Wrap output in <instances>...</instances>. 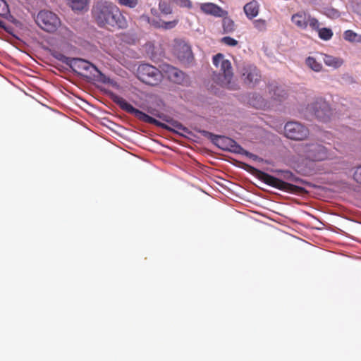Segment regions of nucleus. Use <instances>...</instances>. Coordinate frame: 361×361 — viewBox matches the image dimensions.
Instances as JSON below:
<instances>
[{"instance_id": "nucleus-1", "label": "nucleus", "mask_w": 361, "mask_h": 361, "mask_svg": "<svg viewBox=\"0 0 361 361\" xmlns=\"http://www.w3.org/2000/svg\"><path fill=\"white\" fill-rule=\"evenodd\" d=\"M92 15L99 27L108 30L124 29L128 26L126 17L112 2L99 1L92 8Z\"/></svg>"}, {"instance_id": "nucleus-2", "label": "nucleus", "mask_w": 361, "mask_h": 361, "mask_svg": "<svg viewBox=\"0 0 361 361\" xmlns=\"http://www.w3.org/2000/svg\"><path fill=\"white\" fill-rule=\"evenodd\" d=\"M111 99L114 103L118 104L120 108L128 114L134 115L137 119L147 123L154 124L156 126L160 127L169 131L178 132V130L183 132H188V129L184 127L180 122L171 118L169 116L164 113L156 114V117L166 122L168 124L161 123L154 118L147 115V114L135 109L130 104L126 102L125 99L116 94H112L111 96Z\"/></svg>"}, {"instance_id": "nucleus-3", "label": "nucleus", "mask_w": 361, "mask_h": 361, "mask_svg": "<svg viewBox=\"0 0 361 361\" xmlns=\"http://www.w3.org/2000/svg\"><path fill=\"white\" fill-rule=\"evenodd\" d=\"M276 173L280 176L281 178H276L260 171H259L258 177L267 185L281 190L297 192L303 190L302 188L288 182L300 183L302 181L300 178L295 176L291 171L277 170Z\"/></svg>"}, {"instance_id": "nucleus-4", "label": "nucleus", "mask_w": 361, "mask_h": 361, "mask_svg": "<svg viewBox=\"0 0 361 361\" xmlns=\"http://www.w3.org/2000/svg\"><path fill=\"white\" fill-rule=\"evenodd\" d=\"M297 154L301 160L306 163L319 162L332 158L331 151L317 142L299 145L297 147Z\"/></svg>"}, {"instance_id": "nucleus-5", "label": "nucleus", "mask_w": 361, "mask_h": 361, "mask_svg": "<svg viewBox=\"0 0 361 361\" xmlns=\"http://www.w3.org/2000/svg\"><path fill=\"white\" fill-rule=\"evenodd\" d=\"M213 64L220 68V73L214 79L217 84L228 89H232L231 80L233 73L231 62L224 59L222 54H217L213 57Z\"/></svg>"}, {"instance_id": "nucleus-6", "label": "nucleus", "mask_w": 361, "mask_h": 361, "mask_svg": "<svg viewBox=\"0 0 361 361\" xmlns=\"http://www.w3.org/2000/svg\"><path fill=\"white\" fill-rule=\"evenodd\" d=\"M38 26L48 32H55L61 25L60 18L54 13L47 11H40L35 19Z\"/></svg>"}, {"instance_id": "nucleus-7", "label": "nucleus", "mask_w": 361, "mask_h": 361, "mask_svg": "<svg viewBox=\"0 0 361 361\" xmlns=\"http://www.w3.org/2000/svg\"><path fill=\"white\" fill-rule=\"evenodd\" d=\"M139 79L143 82L154 86L158 85L162 79L161 71L149 64H142L137 69Z\"/></svg>"}, {"instance_id": "nucleus-8", "label": "nucleus", "mask_w": 361, "mask_h": 361, "mask_svg": "<svg viewBox=\"0 0 361 361\" xmlns=\"http://www.w3.org/2000/svg\"><path fill=\"white\" fill-rule=\"evenodd\" d=\"M308 111L319 121L327 122L329 121L332 110L326 101L322 98H317L307 106Z\"/></svg>"}, {"instance_id": "nucleus-9", "label": "nucleus", "mask_w": 361, "mask_h": 361, "mask_svg": "<svg viewBox=\"0 0 361 361\" xmlns=\"http://www.w3.org/2000/svg\"><path fill=\"white\" fill-rule=\"evenodd\" d=\"M285 135L291 140H303L309 135L308 128L299 122L290 121L284 126Z\"/></svg>"}, {"instance_id": "nucleus-10", "label": "nucleus", "mask_w": 361, "mask_h": 361, "mask_svg": "<svg viewBox=\"0 0 361 361\" xmlns=\"http://www.w3.org/2000/svg\"><path fill=\"white\" fill-rule=\"evenodd\" d=\"M291 21L296 27L302 30L307 29L308 25L311 29H317L318 26H320L319 22L316 18L303 11L293 14Z\"/></svg>"}, {"instance_id": "nucleus-11", "label": "nucleus", "mask_w": 361, "mask_h": 361, "mask_svg": "<svg viewBox=\"0 0 361 361\" xmlns=\"http://www.w3.org/2000/svg\"><path fill=\"white\" fill-rule=\"evenodd\" d=\"M69 67L73 72L82 76H87L88 73H92V70L99 73L94 65L80 58H73Z\"/></svg>"}, {"instance_id": "nucleus-12", "label": "nucleus", "mask_w": 361, "mask_h": 361, "mask_svg": "<svg viewBox=\"0 0 361 361\" xmlns=\"http://www.w3.org/2000/svg\"><path fill=\"white\" fill-rule=\"evenodd\" d=\"M241 72L244 82L250 87H255L261 80L260 71L254 65L243 66Z\"/></svg>"}, {"instance_id": "nucleus-13", "label": "nucleus", "mask_w": 361, "mask_h": 361, "mask_svg": "<svg viewBox=\"0 0 361 361\" xmlns=\"http://www.w3.org/2000/svg\"><path fill=\"white\" fill-rule=\"evenodd\" d=\"M214 142L220 148L233 152L235 153L243 154L244 149L235 140L225 136L216 135L213 139Z\"/></svg>"}, {"instance_id": "nucleus-14", "label": "nucleus", "mask_w": 361, "mask_h": 361, "mask_svg": "<svg viewBox=\"0 0 361 361\" xmlns=\"http://www.w3.org/2000/svg\"><path fill=\"white\" fill-rule=\"evenodd\" d=\"M200 9L206 15H210L217 18L224 17L228 15V12L226 11L212 2L200 4Z\"/></svg>"}, {"instance_id": "nucleus-15", "label": "nucleus", "mask_w": 361, "mask_h": 361, "mask_svg": "<svg viewBox=\"0 0 361 361\" xmlns=\"http://www.w3.org/2000/svg\"><path fill=\"white\" fill-rule=\"evenodd\" d=\"M176 54L179 60L183 62H189L192 59L191 48L185 42H180L176 45Z\"/></svg>"}, {"instance_id": "nucleus-16", "label": "nucleus", "mask_w": 361, "mask_h": 361, "mask_svg": "<svg viewBox=\"0 0 361 361\" xmlns=\"http://www.w3.org/2000/svg\"><path fill=\"white\" fill-rule=\"evenodd\" d=\"M165 73L168 78L175 83L182 84L185 80V73L173 66H166Z\"/></svg>"}, {"instance_id": "nucleus-17", "label": "nucleus", "mask_w": 361, "mask_h": 361, "mask_svg": "<svg viewBox=\"0 0 361 361\" xmlns=\"http://www.w3.org/2000/svg\"><path fill=\"white\" fill-rule=\"evenodd\" d=\"M247 18L250 20L257 17L259 12V4L256 0L247 3L243 7Z\"/></svg>"}, {"instance_id": "nucleus-18", "label": "nucleus", "mask_w": 361, "mask_h": 361, "mask_svg": "<svg viewBox=\"0 0 361 361\" xmlns=\"http://www.w3.org/2000/svg\"><path fill=\"white\" fill-rule=\"evenodd\" d=\"M269 92L271 99L276 102H281L286 97V92L285 90L274 84H270L269 85Z\"/></svg>"}, {"instance_id": "nucleus-19", "label": "nucleus", "mask_w": 361, "mask_h": 361, "mask_svg": "<svg viewBox=\"0 0 361 361\" xmlns=\"http://www.w3.org/2000/svg\"><path fill=\"white\" fill-rule=\"evenodd\" d=\"M324 63L329 67L338 68L343 63V60L338 57H335L326 54H322Z\"/></svg>"}, {"instance_id": "nucleus-20", "label": "nucleus", "mask_w": 361, "mask_h": 361, "mask_svg": "<svg viewBox=\"0 0 361 361\" xmlns=\"http://www.w3.org/2000/svg\"><path fill=\"white\" fill-rule=\"evenodd\" d=\"M250 104L256 109H266L267 102L259 94H253L250 99Z\"/></svg>"}, {"instance_id": "nucleus-21", "label": "nucleus", "mask_w": 361, "mask_h": 361, "mask_svg": "<svg viewBox=\"0 0 361 361\" xmlns=\"http://www.w3.org/2000/svg\"><path fill=\"white\" fill-rule=\"evenodd\" d=\"M305 64L314 72H320L323 68L322 64L312 56H308L305 59Z\"/></svg>"}, {"instance_id": "nucleus-22", "label": "nucleus", "mask_w": 361, "mask_h": 361, "mask_svg": "<svg viewBox=\"0 0 361 361\" xmlns=\"http://www.w3.org/2000/svg\"><path fill=\"white\" fill-rule=\"evenodd\" d=\"M222 27L224 33H231L233 32L235 29V25L234 21L228 18L227 16L222 17Z\"/></svg>"}, {"instance_id": "nucleus-23", "label": "nucleus", "mask_w": 361, "mask_h": 361, "mask_svg": "<svg viewBox=\"0 0 361 361\" xmlns=\"http://www.w3.org/2000/svg\"><path fill=\"white\" fill-rule=\"evenodd\" d=\"M313 30H316L318 32L319 37L324 41H328L331 39L333 37V31L331 28L323 27L319 28L318 26L317 29H312Z\"/></svg>"}, {"instance_id": "nucleus-24", "label": "nucleus", "mask_w": 361, "mask_h": 361, "mask_svg": "<svg viewBox=\"0 0 361 361\" xmlns=\"http://www.w3.org/2000/svg\"><path fill=\"white\" fill-rule=\"evenodd\" d=\"M343 38L350 42L361 43V35H359L351 30H345L343 33Z\"/></svg>"}, {"instance_id": "nucleus-25", "label": "nucleus", "mask_w": 361, "mask_h": 361, "mask_svg": "<svg viewBox=\"0 0 361 361\" xmlns=\"http://www.w3.org/2000/svg\"><path fill=\"white\" fill-rule=\"evenodd\" d=\"M88 0H68L70 6L74 11H82L87 5Z\"/></svg>"}, {"instance_id": "nucleus-26", "label": "nucleus", "mask_w": 361, "mask_h": 361, "mask_svg": "<svg viewBox=\"0 0 361 361\" xmlns=\"http://www.w3.org/2000/svg\"><path fill=\"white\" fill-rule=\"evenodd\" d=\"M51 56L53 57H54L55 59H56L57 60L61 61L62 63L68 65V66H70V64H71V63L72 61V59H73V58L67 57L65 55H63V54H61L59 51H54L51 53Z\"/></svg>"}, {"instance_id": "nucleus-27", "label": "nucleus", "mask_w": 361, "mask_h": 361, "mask_svg": "<svg viewBox=\"0 0 361 361\" xmlns=\"http://www.w3.org/2000/svg\"><path fill=\"white\" fill-rule=\"evenodd\" d=\"M252 24L254 27L259 32H264L267 30V21L264 19L255 20Z\"/></svg>"}, {"instance_id": "nucleus-28", "label": "nucleus", "mask_w": 361, "mask_h": 361, "mask_svg": "<svg viewBox=\"0 0 361 361\" xmlns=\"http://www.w3.org/2000/svg\"><path fill=\"white\" fill-rule=\"evenodd\" d=\"M118 4L130 8H134L138 5V0H116Z\"/></svg>"}, {"instance_id": "nucleus-29", "label": "nucleus", "mask_w": 361, "mask_h": 361, "mask_svg": "<svg viewBox=\"0 0 361 361\" xmlns=\"http://www.w3.org/2000/svg\"><path fill=\"white\" fill-rule=\"evenodd\" d=\"M162 22L163 23H161V25H162L161 26H162L163 30H171V29L174 28L178 25L179 20L174 19L171 21L163 20Z\"/></svg>"}, {"instance_id": "nucleus-30", "label": "nucleus", "mask_w": 361, "mask_h": 361, "mask_svg": "<svg viewBox=\"0 0 361 361\" xmlns=\"http://www.w3.org/2000/svg\"><path fill=\"white\" fill-rule=\"evenodd\" d=\"M221 42L229 47H235L238 44V42L236 39L228 36L221 38Z\"/></svg>"}, {"instance_id": "nucleus-31", "label": "nucleus", "mask_w": 361, "mask_h": 361, "mask_svg": "<svg viewBox=\"0 0 361 361\" xmlns=\"http://www.w3.org/2000/svg\"><path fill=\"white\" fill-rule=\"evenodd\" d=\"M173 1L178 6L183 8H191L192 6L190 0H173Z\"/></svg>"}, {"instance_id": "nucleus-32", "label": "nucleus", "mask_w": 361, "mask_h": 361, "mask_svg": "<svg viewBox=\"0 0 361 361\" xmlns=\"http://www.w3.org/2000/svg\"><path fill=\"white\" fill-rule=\"evenodd\" d=\"M8 12V7L6 2L4 0H0V16L5 17Z\"/></svg>"}, {"instance_id": "nucleus-33", "label": "nucleus", "mask_w": 361, "mask_h": 361, "mask_svg": "<svg viewBox=\"0 0 361 361\" xmlns=\"http://www.w3.org/2000/svg\"><path fill=\"white\" fill-rule=\"evenodd\" d=\"M353 176L357 182L361 183V165L356 168Z\"/></svg>"}, {"instance_id": "nucleus-34", "label": "nucleus", "mask_w": 361, "mask_h": 361, "mask_svg": "<svg viewBox=\"0 0 361 361\" xmlns=\"http://www.w3.org/2000/svg\"><path fill=\"white\" fill-rule=\"evenodd\" d=\"M327 16H331V17H338L339 16V12L336 9H331L329 11V13H327Z\"/></svg>"}, {"instance_id": "nucleus-35", "label": "nucleus", "mask_w": 361, "mask_h": 361, "mask_svg": "<svg viewBox=\"0 0 361 361\" xmlns=\"http://www.w3.org/2000/svg\"><path fill=\"white\" fill-rule=\"evenodd\" d=\"M163 20H153L152 24L156 27V28H160L162 29V25L161 23Z\"/></svg>"}, {"instance_id": "nucleus-36", "label": "nucleus", "mask_w": 361, "mask_h": 361, "mask_svg": "<svg viewBox=\"0 0 361 361\" xmlns=\"http://www.w3.org/2000/svg\"><path fill=\"white\" fill-rule=\"evenodd\" d=\"M148 112H149L150 114H152V115H153V116H156V114H159L160 113V112H159L158 111H157V110H155V109H152V110L149 109V110H148Z\"/></svg>"}, {"instance_id": "nucleus-37", "label": "nucleus", "mask_w": 361, "mask_h": 361, "mask_svg": "<svg viewBox=\"0 0 361 361\" xmlns=\"http://www.w3.org/2000/svg\"><path fill=\"white\" fill-rule=\"evenodd\" d=\"M161 11L164 12L166 14H169V13H171V8L168 7V8H165L164 9H161Z\"/></svg>"}, {"instance_id": "nucleus-38", "label": "nucleus", "mask_w": 361, "mask_h": 361, "mask_svg": "<svg viewBox=\"0 0 361 361\" xmlns=\"http://www.w3.org/2000/svg\"><path fill=\"white\" fill-rule=\"evenodd\" d=\"M360 1H361V0H360Z\"/></svg>"}]
</instances>
